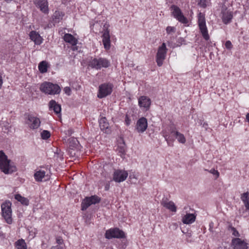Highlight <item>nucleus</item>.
I'll use <instances>...</instances> for the list:
<instances>
[{"instance_id": "48", "label": "nucleus", "mask_w": 249, "mask_h": 249, "mask_svg": "<svg viewBox=\"0 0 249 249\" xmlns=\"http://www.w3.org/2000/svg\"><path fill=\"white\" fill-rule=\"evenodd\" d=\"M105 188H106V190H108V187H107V186H106L105 187Z\"/></svg>"}, {"instance_id": "6", "label": "nucleus", "mask_w": 249, "mask_h": 249, "mask_svg": "<svg viewBox=\"0 0 249 249\" xmlns=\"http://www.w3.org/2000/svg\"><path fill=\"white\" fill-rule=\"evenodd\" d=\"M113 88V86L111 83H104L100 85L99 87L97 97L102 99L110 95Z\"/></svg>"}, {"instance_id": "42", "label": "nucleus", "mask_w": 249, "mask_h": 249, "mask_svg": "<svg viewBox=\"0 0 249 249\" xmlns=\"http://www.w3.org/2000/svg\"><path fill=\"white\" fill-rule=\"evenodd\" d=\"M51 249H65L64 248L63 246L56 245V246L52 247Z\"/></svg>"}, {"instance_id": "31", "label": "nucleus", "mask_w": 249, "mask_h": 249, "mask_svg": "<svg viewBox=\"0 0 249 249\" xmlns=\"http://www.w3.org/2000/svg\"><path fill=\"white\" fill-rule=\"evenodd\" d=\"M48 63L45 61H41L38 65V70L41 73H45L47 71Z\"/></svg>"}, {"instance_id": "30", "label": "nucleus", "mask_w": 249, "mask_h": 249, "mask_svg": "<svg viewBox=\"0 0 249 249\" xmlns=\"http://www.w3.org/2000/svg\"><path fill=\"white\" fill-rule=\"evenodd\" d=\"M15 198L23 205L28 206L29 204V199L21 196L20 194H16L15 196Z\"/></svg>"}, {"instance_id": "10", "label": "nucleus", "mask_w": 249, "mask_h": 249, "mask_svg": "<svg viewBox=\"0 0 249 249\" xmlns=\"http://www.w3.org/2000/svg\"><path fill=\"white\" fill-rule=\"evenodd\" d=\"M170 8L172 11V15L179 22L183 24L188 23V20L187 18L183 15L180 9L178 6L172 5Z\"/></svg>"}, {"instance_id": "44", "label": "nucleus", "mask_w": 249, "mask_h": 249, "mask_svg": "<svg viewBox=\"0 0 249 249\" xmlns=\"http://www.w3.org/2000/svg\"><path fill=\"white\" fill-rule=\"evenodd\" d=\"M56 242L58 244L57 245H61V246H63L62 245V243H63V240L62 238H57L56 239Z\"/></svg>"}, {"instance_id": "46", "label": "nucleus", "mask_w": 249, "mask_h": 249, "mask_svg": "<svg viewBox=\"0 0 249 249\" xmlns=\"http://www.w3.org/2000/svg\"><path fill=\"white\" fill-rule=\"evenodd\" d=\"M246 119H247V121L249 122V113H248L247 115H246Z\"/></svg>"}, {"instance_id": "1", "label": "nucleus", "mask_w": 249, "mask_h": 249, "mask_svg": "<svg viewBox=\"0 0 249 249\" xmlns=\"http://www.w3.org/2000/svg\"><path fill=\"white\" fill-rule=\"evenodd\" d=\"M0 170L5 174H12L17 170L16 167L2 151H0Z\"/></svg>"}, {"instance_id": "39", "label": "nucleus", "mask_w": 249, "mask_h": 249, "mask_svg": "<svg viewBox=\"0 0 249 249\" xmlns=\"http://www.w3.org/2000/svg\"><path fill=\"white\" fill-rule=\"evenodd\" d=\"M64 91L65 93L68 96H70L71 94V89L69 87H66L64 89Z\"/></svg>"}, {"instance_id": "5", "label": "nucleus", "mask_w": 249, "mask_h": 249, "mask_svg": "<svg viewBox=\"0 0 249 249\" xmlns=\"http://www.w3.org/2000/svg\"><path fill=\"white\" fill-rule=\"evenodd\" d=\"M198 25L203 37L206 40H208L210 39V36L206 25L205 17L202 13H199L198 15Z\"/></svg>"}, {"instance_id": "25", "label": "nucleus", "mask_w": 249, "mask_h": 249, "mask_svg": "<svg viewBox=\"0 0 249 249\" xmlns=\"http://www.w3.org/2000/svg\"><path fill=\"white\" fill-rule=\"evenodd\" d=\"M63 38L65 42L69 43L72 46L76 45L78 42L77 39L70 34H65Z\"/></svg>"}, {"instance_id": "22", "label": "nucleus", "mask_w": 249, "mask_h": 249, "mask_svg": "<svg viewBox=\"0 0 249 249\" xmlns=\"http://www.w3.org/2000/svg\"><path fill=\"white\" fill-rule=\"evenodd\" d=\"M30 39L35 42V44L40 45L42 42V38L40 35L35 31H32L29 34Z\"/></svg>"}, {"instance_id": "43", "label": "nucleus", "mask_w": 249, "mask_h": 249, "mask_svg": "<svg viewBox=\"0 0 249 249\" xmlns=\"http://www.w3.org/2000/svg\"><path fill=\"white\" fill-rule=\"evenodd\" d=\"M200 124L202 125V127H204L206 130L208 129V124L206 122H203L200 121Z\"/></svg>"}, {"instance_id": "26", "label": "nucleus", "mask_w": 249, "mask_h": 249, "mask_svg": "<svg viewBox=\"0 0 249 249\" xmlns=\"http://www.w3.org/2000/svg\"><path fill=\"white\" fill-rule=\"evenodd\" d=\"M196 220V216L194 214L187 213L183 218L182 221L184 224H190Z\"/></svg>"}, {"instance_id": "35", "label": "nucleus", "mask_w": 249, "mask_h": 249, "mask_svg": "<svg viewBox=\"0 0 249 249\" xmlns=\"http://www.w3.org/2000/svg\"><path fill=\"white\" fill-rule=\"evenodd\" d=\"M229 229H231V231L232 232V234L234 236L239 237L240 234L238 231L236 230V229L232 226H230Z\"/></svg>"}, {"instance_id": "19", "label": "nucleus", "mask_w": 249, "mask_h": 249, "mask_svg": "<svg viewBox=\"0 0 249 249\" xmlns=\"http://www.w3.org/2000/svg\"><path fill=\"white\" fill-rule=\"evenodd\" d=\"M34 178L36 181L41 182L48 180L49 178V176L48 174H46V171L39 169L36 170L35 173Z\"/></svg>"}, {"instance_id": "13", "label": "nucleus", "mask_w": 249, "mask_h": 249, "mask_svg": "<svg viewBox=\"0 0 249 249\" xmlns=\"http://www.w3.org/2000/svg\"><path fill=\"white\" fill-rule=\"evenodd\" d=\"M128 176L126 171L123 170H115L113 174V180L116 182L124 181Z\"/></svg>"}, {"instance_id": "2", "label": "nucleus", "mask_w": 249, "mask_h": 249, "mask_svg": "<svg viewBox=\"0 0 249 249\" xmlns=\"http://www.w3.org/2000/svg\"><path fill=\"white\" fill-rule=\"evenodd\" d=\"M40 90L46 94H58L61 91V89L57 84H54L51 82H45L40 86Z\"/></svg>"}, {"instance_id": "16", "label": "nucleus", "mask_w": 249, "mask_h": 249, "mask_svg": "<svg viewBox=\"0 0 249 249\" xmlns=\"http://www.w3.org/2000/svg\"><path fill=\"white\" fill-rule=\"evenodd\" d=\"M147 120L144 117L140 118L137 122L136 129L139 133L144 132L147 128Z\"/></svg>"}, {"instance_id": "40", "label": "nucleus", "mask_w": 249, "mask_h": 249, "mask_svg": "<svg viewBox=\"0 0 249 249\" xmlns=\"http://www.w3.org/2000/svg\"><path fill=\"white\" fill-rule=\"evenodd\" d=\"M124 142H123V145L119 147V152L122 154H124L125 152Z\"/></svg>"}, {"instance_id": "37", "label": "nucleus", "mask_w": 249, "mask_h": 249, "mask_svg": "<svg viewBox=\"0 0 249 249\" xmlns=\"http://www.w3.org/2000/svg\"><path fill=\"white\" fill-rule=\"evenodd\" d=\"M210 173L213 174L215 176V179L217 178L219 176V173L217 170H215L214 169H212L210 171Z\"/></svg>"}, {"instance_id": "32", "label": "nucleus", "mask_w": 249, "mask_h": 249, "mask_svg": "<svg viewBox=\"0 0 249 249\" xmlns=\"http://www.w3.org/2000/svg\"><path fill=\"white\" fill-rule=\"evenodd\" d=\"M69 141V147L71 149L77 148L79 144L78 140L74 138H71Z\"/></svg>"}, {"instance_id": "45", "label": "nucleus", "mask_w": 249, "mask_h": 249, "mask_svg": "<svg viewBox=\"0 0 249 249\" xmlns=\"http://www.w3.org/2000/svg\"><path fill=\"white\" fill-rule=\"evenodd\" d=\"M198 4L203 7H205L206 6L204 0H201L198 3Z\"/></svg>"}, {"instance_id": "9", "label": "nucleus", "mask_w": 249, "mask_h": 249, "mask_svg": "<svg viewBox=\"0 0 249 249\" xmlns=\"http://www.w3.org/2000/svg\"><path fill=\"white\" fill-rule=\"evenodd\" d=\"M105 237L108 239L112 238H124L125 237V233L118 228L107 230L105 233Z\"/></svg>"}, {"instance_id": "27", "label": "nucleus", "mask_w": 249, "mask_h": 249, "mask_svg": "<svg viewBox=\"0 0 249 249\" xmlns=\"http://www.w3.org/2000/svg\"><path fill=\"white\" fill-rule=\"evenodd\" d=\"M64 14L59 11H55L52 16L53 22L55 24L59 23L63 18Z\"/></svg>"}, {"instance_id": "38", "label": "nucleus", "mask_w": 249, "mask_h": 249, "mask_svg": "<svg viewBox=\"0 0 249 249\" xmlns=\"http://www.w3.org/2000/svg\"><path fill=\"white\" fill-rule=\"evenodd\" d=\"M225 47L227 49L230 50L232 47V45L230 40H228L225 43Z\"/></svg>"}, {"instance_id": "11", "label": "nucleus", "mask_w": 249, "mask_h": 249, "mask_svg": "<svg viewBox=\"0 0 249 249\" xmlns=\"http://www.w3.org/2000/svg\"><path fill=\"white\" fill-rule=\"evenodd\" d=\"M100 198L97 196H92L90 197H86L82 202L81 210H86L92 204H95L100 202Z\"/></svg>"}, {"instance_id": "29", "label": "nucleus", "mask_w": 249, "mask_h": 249, "mask_svg": "<svg viewBox=\"0 0 249 249\" xmlns=\"http://www.w3.org/2000/svg\"><path fill=\"white\" fill-rule=\"evenodd\" d=\"M171 133L176 136V138L177 139L178 142L181 143H184L185 142L186 139L183 134L175 130H171Z\"/></svg>"}, {"instance_id": "36", "label": "nucleus", "mask_w": 249, "mask_h": 249, "mask_svg": "<svg viewBox=\"0 0 249 249\" xmlns=\"http://www.w3.org/2000/svg\"><path fill=\"white\" fill-rule=\"evenodd\" d=\"M166 31L167 34H170L171 33H175L176 29L174 27L168 26L166 29Z\"/></svg>"}, {"instance_id": "18", "label": "nucleus", "mask_w": 249, "mask_h": 249, "mask_svg": "<svg viewBox=\"0 0 249 249\" xmlns=\"http://www.w3.org/2000/svg\"><path fill=\"white\" fill-rule=\"evenodd\" d=\"M172 130L174 129L170 128L168 130H163L162 131V136L164 137L169 146H173V143L175 141V138H176L175 135H173L171 133V131Z\"/></svg>"}, {"instance_id": "23", "label": "nucleus", "mask_w": 249, "mask_h": 249, "mask_svg": "<svg viewBox=\"0 0 249 249\" xmlns=\"http://www.w3.org/2000/svg\"><path fill=\"white\" fill-rule=\"evenodd\" d=\"M99 126L102 131L106 133H109L110 130L109 127V124L107 122L106 117H102L99 121Z\"/></svg>"}, {"instance_id": "33", "label": "nucleus", "mask_w": 249, "mask_h": 249, "mask_svg": "<svg viewBox=\"0 0 249 249\" xmlns=\"http://www.w3.org/2000/svg\"><path fill=\"white\" fill-rule=\"evenodd\" d=\"M15 245L17 249H27L26 243L22 239L18 240Z\"/></svg>"}, {"instance_id": "14", "label": "nucleus", "mask_w": 249, "mask_h": 249, "mask_svg": "<svg viewBox=\"0 0 249 249\" xmlns=\"http://www.w3.org/2000/svg\"><path fill=\"white\" fill-rule=\"evenodd\" d=\"M27 124L30 128L35 129L40 126V121L38 118L29 114L27 117Z\"/></svg>"}, {"instance_id": "8", "label": "nucleus", "mask_w": 249, "mask_h": 249, "mask_svg": "<svg viewBox=\"0 0 249 249\" xmlns=\"http://www.w3.org/2000/svg\"><path fill=\"white\" fill-rule=\"evenodd\" d=\"M226 2L223 3L221 6V17L223 22L225 24L230 23L233 18L232 12L229 10L225 5Z\"/></svg>"}, {"instance_id": "34", "label": "nucleus", "mask_w": 249, "mask_h": 249, "mask_svg": "<svg viewBox=\"0 0 249 249\" xmlns=\"http://www.w3.org/2000/svg\"><path fill=\"white\" fill-rule=\"evenodd\" d=\"M41 138L44 140H47L50 137V132L48 130H43L41 133Z\"/></svg>"}, {"instance_id": "4", "label": "nucleus", "mask_w": 249, "mask_h": 249, "mask_svg": "<svg viewBox=\"0 0 249 249\" xmlns=\"http://www.w3.org/2000/svg\"><path fill=\"white\" fill-rule=\"evenodd\" d=\"M12 203L9 201H6L1 205L2 215L8 224H11L12 218Z\"/></svg>"}, {"instance_id": "20", "label": "nucleus", "mask_w": 249, "mask_h": 249, "mask_svg": "<svg viewBox=\"0 0 249 249\" xmlns=\"http://www.w3.org/2000/svg\"><path fill=\"white\" fill-rule=\"evenodd\" d=\"M161 204L172 212H176L177 211V207L175 203L172 201H169L167 197H164L162 199Z\"/></svg>"}, {"instance_id": "21", "label": "nucleus", "mask_w": 249, "mask_h": 249, "mask_svg": "<svg viewBox=\"0 0 249 249\" xmlns=\"http://www.w3.org/2000/svg\"><path fill=\"white\" fill-rule=\"evenodd\" d=\"M35 4L42 12L44 14L48 13L49 9L47 0H36Z\"/></svg>"}, {"instance_id": "3", "label": "nucleus", "mask_w": 249, "mask_h": 249, "mask_svg": "<svg viewBox=\"0 0 249 249\" xmlns=\"http://www.w3.org/2000/svg\"><path fill=\"white\" fill-rule=\"evenodd\" d=\"M89 66L98 70L102 68H108L110 66V62L105 58H94L89 61Z\"/></svg>"}, {"instance_id": "47", "label": "nucleus", "mask_w": 249, "mask_h": 249, "mask_svg": "<svg viewBox=\"0 0 249 249\" xmlns=\"http://www.w3.org/2000/svg\"><path fill=\"white\" fill-rule=\"evenodd\" d=\"M4 1L7 2H11L12 0H4Z\"/></svg>"}, {"instance_id": "49", "label": "nucleus", "mask_w": 249, "mask_h": 249, "mask_svg": "<svg viewBox=\"0 0 249 249\" xmlns=\"http://www.w3.org/2000/svg\"><path fill=\"white\" fill-rule=\"evenodd\" d=\"M223 1H224L225 2H226L227 0H223Z\"/></svg>"}, {"instance_id": "12", "label": "nucleus", "mask_w": 249, "mask_h": 249, "mask_svg": "<svg viewBox=\"0 0 249 249\" xmlns=\"http://www.w3.org/2000/svg\"><path fill=\"white\" fill-rule=\"evenodd\" d=\"M108 25L105 24L104 25L103 31H102V41L104 46V48L106 50H108L110 47V35L109 31L108 29Z\"/></svg>"}, {"instance_id": "7", "label": "nucleus", "mask_w": 249, "mask_h": 249, "mask_svg": "<svg viewBox=\"0 0 249 249\" xmlns=\"http://www.w3.org/2000/svg\"><path fill=\"white\" fill-rule=\"evenodd\" d=\"M167 50L165 43H163L162 45L158 48L156 56V61L159 67H160L162 65L163 61L166 58Z\"/></svg>"}, {"instance_id": "15", "label": "nucleus", "mask_w": 249, "mask_h": 249, "mask_svg": "<svg viewBox=\"0 0 249 249\" xmlns=\"http://www.w3.org/2000/svg\"><path fill=\"white\" fill-rule=\"evenodd\" d=\"M231 244L233 249H248V243L239 238H233Z\"/></svg>"}, {"instance_id": "17", "label": "nucleus", "mask_w": 249, "mask_h": 249, "mask_svg": "<svg viewBox=\"0 0 249 249\" xmlns=\"http://www.w3.org/2000/svg\"><path fill=\"white\" fill-rule=\"evenodd\" d=\"M151 101L149 98L145 96H140L138 99V104L140 107L148 110L150 107Z\"/></svg>"}, {"instance_id": "24", "label": "nucleus", "mask_w": 249, "mask_h": 249, "mask_svg": "<svg viewBox=\"0 0 249 249\" xmlns=\"http://www.w3.org/2000/svg\"><path fill=\"white\" fill-rule=\"evenodd\" d=\"M49 109H53L54 112L58 114L60 113L61 107L60 105L57 104L54 100H52L49 103Z\"/></svg>"}, {"instance_id": "28", "label": "nucleus", "mask_w": 249, "mask_h": 249, "mask_svg": "<svg viewBox=\"0 0 249 249\" xmlns=\"http://www.w3.org/2000/svg\"><path fill=\"white\" fill-rule=\"evenodd\" d=\"M241 199L243 201L247 211H249V192H247L241 195Z\"/></svg>"}, {"instance_id": "41", "label": "nucleus", "mask_w": 249, "mask_h": 249, "mask_svg": "<svg viewBox=\"0 0 249 249\" xmlns=\"http://www.w3.org/2000/svg\"><path fill=\"white\" fill-rule=\"evenodd\" d=\"M131 122V119L129 118L128 116L126 115L125 117V123L127 125H129Z\"/></svg>"}]
</instances>
